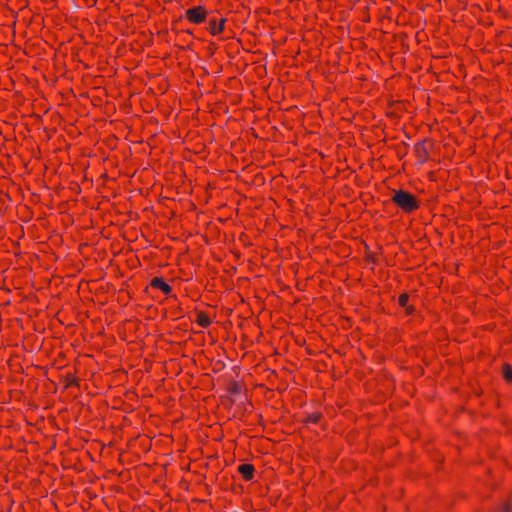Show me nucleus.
<instances>
[{
    "label": "nucleus",
    "instance_id": "nucleus-5",
    "mask_svg": "<svg viewBox=\"0 0 512 512\" xmlns=\"http://www.w3.org/2000/svg\"><path fill=\"white\" fill-rule=\"evenodd\" d=\"M238 471L246 481L251 480L254 476V467L251 464L239 465Z\"/></svg>",
    "mask_w": 512,
    "mask_h": 512
},
{
    "label": "nucleus",
    "instance_id": "nucleus-1",
    "mask_svg": "<svg viewBox=\"0 0 512 512\" xmlns=\"http://www.w3.org/2000/svg\"><path fill=\"white\" fill-rule=\"evenodd\" d=\"M392 201L406 213H411L419 208V201L416 197L404 190L395 191L392 196Z\"/></svg>",
    "mask_w": 512,
    "mask_h": 512
},
{
    "label": "nucleus",
    "instance_id": "nucleus-9",
    "mask_svg": "<svg viewBox=\"0 0 512 512\" xmlns=\"http://www.w3.org/2000/svg\"><path fill=\"white\" fill-rule=\"evenodd\" d=\"M412 312V308L411 307H407V313H411Z\"/></svg>",
    "mask_w": 512,
    "mask_h": 512
},
{
    "label": "nucleus",
    "instance_id": "nucleus-4",
    "mask_svg": "<svg viewBox=\"0 0 512 512\" xmlns=\"http://www.w3.org/2000/svg\"><path fill=\"white\" fill-rule=\"evenodd\" d=\"M150 286L152 288L161 290L166 295H168L172 291L171 286L168 283H166L163 280V278L160 277H154L150 282Z\"/></svg>",
    "mask_w": 512,
    "mask_h": 512
},
{
    "label": "nucleus",
    "instance_id": "nucleus-8",
    "mask_svg": "<svg viewBox=\"0 0 512 512\" xmlns=\"http://www.w3.org/2000/svg\"><path fill=\"white\" fill-rule=\"evenodd\" d=\"M408 300H409V296H408L407 294H401V295L399 296V300H398L399 305H400L401 307H406V306H407V303H408Z\"/></svg>",
    "mask_w": 512,
    "mask_h": 512
},
{
    "label": "nucleus",
    "instance_id": "nucleus-2",
    "mask_svg": "<svg viewBox=\"0 0 512 512\" xmlns=\"http://www.w3.org/2000/svg\"><path fill=\"white\" fill-rule=\"evenodd\" d=\"M185 17L192 24H200L205 21L207 11L203 6H195L186 10Z\"/></svg>",
    "mask_w": 512,
    "mask_h": 512
},
{
    "label": "nucleus",
    "instance_id": "nucleus-3",
    "mask_svg": "<svg viewBox=\"0 0 512 512\" xmlns=\"http://www.w3.org/2000/svg\"><path fill=\"white\" fill-rule=\"evenodd\" d=\"M225 22V18H221L219 21L216 19H210L208 26L210 34L213 36L221 34L224 30Z\"/></svg>",
    "mask_w": 512,
    "mask_h": 512
},
{
    "label": "nucleus",
    "instance_id": "nucleus-7",
    "mask_svg": "<svg viewBox=\"0 0 512 512\" xmlns=\"http://www.w3.org/2000/svg\"><path fill=\"white\" fill-rule=\"evenodd\" d=\"M503 377L506 381L512 382V367L510 365L503 367Z\"/></svg>",
    "mask_w": 512,
    "mask_h": 512
},
{
    "label": "nucleus",
    "instance_id": "nucleus-6",
    "mask_svg": "<svg viewBox=\"0 0 512 512\" xmlns=\"http://www.w3.org/2000/svg\"><path fill=\"white\" fill-rule=\"evenodd\" d=\"M196 322L203 328L208 327L211 324L209 316L203 312L198 313Z\"/></svg>",
    "mask_w": 512,
    "mask_h": 512
}]
</instances>
